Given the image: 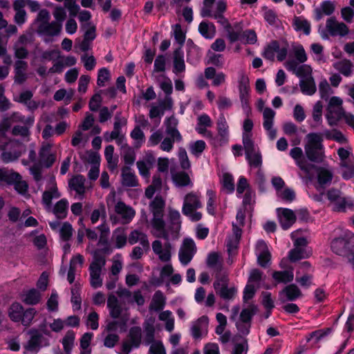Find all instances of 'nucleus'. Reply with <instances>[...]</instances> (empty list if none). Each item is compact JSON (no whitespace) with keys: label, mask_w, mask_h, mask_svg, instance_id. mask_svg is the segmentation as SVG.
Returning <instances> with one entry per match:
<instances>
[{"label":"nucleus","mask_w":354,"mask_h":354,"mask_svg":"<svg viewBox=\"0 0 354 354\" xmlns=\"http://www.w3.org/2000/svg\"><path fill=\"white\" fill-rule=\"evenodd\" d=\"M150 206L153 215L151 224L157 233L155 236L158 238H162L166 241L169 239V232L165 230V223L162 219L165 201L160 196H156Z\"/></svg>","instance_id":"f257e3e1"},{"label":"nucleus","mask_w":354,"mask_h":354,"mask_svg":"<svg viewBox=\"0 0 354 354\" xmlns=\"http://www.w3.org/2000/svg\"><path fill=\"white\" fill-rule=\"evenodd\" d=\"M322 135L319 133H310L306 136L304 146L306 157L311 162L319 163L324 158V147Z\"/></svg>","instance_id":"f03ea898"},{"label":"nucleus","mask_w":354,"mask_h":354,"mask_svg":"<svg viewBox=\"0 0 354 354\" xmlns=\"http://www.w3.org/2000/svg\"><path fill=\"white\" fill-rule=\"evenodd\" d=\"M50 16L46 9L41 10L35 21L38 24L37 32L41 35L55 37L59 35L62 25L53 21L50 22Z\"/></svg>","instance_id":"7ed1b4c3"},{"label":"nucleus","mask_w":354,"mask_h":354,"mask_svg":"<svg viewBox=\"0 0 354 354\" xmlns=\"http://www.w3.org/2000/svg\"><path fill=\"white\" fill-rule=\"evenodd\" d=\"M331 250L337 255L346 258L354 268V235L335 239L331 242Z\"/></svg>","instance_id":"20e7f679"},{"label":"nucleus","mask_w":354,"mask_h":354,"mask_svg":"<svg viewBox=\"0 0 354 354\" xmlns=\"http://www.w3.org/2000/svg\"><path fill=\"white\" fill-rule=\"evenodd\" d=\"M202 207L200 196L194 192H189L184 198L182 212L192 221H198L202 218V214L196 212L197 209Z\"/></svg>","instance_id":"39448f33"},{"label":"nucleus","mask_w":354,"mask_h":354,"mask_svg":"<svg viewBox=\"0 0 354 354\" xmlns=\"http://www.w3.org/2000/svg\"><path fill=\"white\" fill-rule=\"evenodd\" d=\"M105 264V257L98 251H95L93 255V261L89 266L90 283L94 288L101 287L102 285V279L100 275Z\"/></svg>","instance_id":"423d86ee"},{"label":"nucleus","mask_w":354,"mask_h":354,"mask_svg":"<svg viewBox=\"0 0 354 354\" xmlns=\"http://www.w3.org/2000/svg\"><path fill=\"white\" fill-rule=\"evenodd\" d=\"M243 149L245 158L250 167L258 168L262 165L261 154L259 150H256L254 141L250 139L248 136H244Z\"/></svg>","instance_id":"0eeeda50"},{"label":"nucleus","mask_w":354,"mask_h":354,"mask_svg":"<svg viewBox=\"0 0 354 354\" xmlns=\"http://www.w3.org/2000/svg\"><path fill=\"white\" fill-rule=\"evenodd\" d=\"M215 20L220 24L227 33V37L231 43L238 41L242 35V28L239 24L232 26L227 19L221 15H215Z\"/></svg>","instance_id":"6e6552de"},{"label":"nucleus","mask_w":354,"mask_h":354,"mask_svg":"<svg viewBox=\"0 0 354 354\" xmlns=\"http://www.w3.org/2000/svg\"><path fill=\"white\" fill-rule=\"evenodd\" d=\"M216 0H203V6L201 10V15L203 17H211L215 19V15L219 14L223 15L227 10V3L224 0H218L216 2V10H212V5Z\"/></svg>","instance_id":"1a4fd4ad"},{"label":"nucleus","mask_w":354,"mask_h":354,"mask_svg":"<svg viewBox=\"0 0 354 354\" xmlns=\"http://www.w3.org/2000/svg\"><path fill=\"white\" fill-rule=\"evenodd\" d=\"M30 335L29 340L24 345L25 349L24 353L29 352L31 353H37L42 346V341L44 337L42 334L37 329H30L28 332Z\"/></svg>","instance_id":"9d476101"},{"label":"nucleus","mask_w":354,"mask_h":354,"mask_svg":"<svg viewBox=\"0 0 354 354\" xmlns=\"http://www.w3.org/2000/svg\"><path fill=\"white\" fill-rule=\"evenodd\" d=\"M196 251L194 241L191 239H185L179 251V259L182 264L187 265Z\"/></svg>","instance_id":"9b49d317"},{"label":"nucleus","mask_w":354,"mask_h":354,"mask_svg":"<svg viewBox=\"0 0 354 354\" xmlns=\"http://www.w3.org/2000/svg\"><path fill=\"white\" fill-rule=\"evenodd\" d=\"M326 28L330 35L333 37H344L348 33V26L343 22L337 21L335 17L327 19Z\"/></svg>","instance_id":"f8f14e48"},{"label":"nucleus","mask_w":354,"mask_h":354,"mask_svg":"<svg viewBox=\"0 0 354 354\" xmlns=\"http://www.w3.org/2000/svg\"><path fill=\"white\" fill-rule=\"evenodd\" d=\"M56 160V155L52 152V146L49 144L43 145L39 151V162L46 168H50Z\"/></svg>","instance_id":"ddd939ff"},{"label":"nucleus","mask_w":354,"mask_h":354,"mask_svg":"<svg viewBox=\"0 0 354 354\" xmlns=\"http://www.w3.org/2000/svg\"><path fill=\"white\" fill-rule=\"evenodd\" d=\"M328 199L334 205L333 209L336 212H344L346 208V198L340 190L330 189L327 192Z\"/></svg>","instance_id":"4468645a"},{"label":"nucleus","mask_w":354,"mask_h":354,"mask_svg":"<svg viewBox=\"0 0 354 354\" xmlns=\"http://www.w3.org/2000/svg\"><path fill=\"white\" fill-rule=\"evenodd\" d=\"M241 236V230L236 225L233 224V234L229 236L226 247L229 257L233 258L237 253V249ZM230 258H229V260Z\"/></svg>","instance_id":"2eb2a0df"},{"label":"nucleus","mask_w":354,"mask_h":354,"mask_svg":"<svg viewBox=\"0 0 354 354\" xmlns=\"http://www.w3.org/2000/svg\"><path fill=\"white\" fill-rule=\"evenodd\" d=\"M169 224L165 230L169 232V237L176 239L181 226L180 214L177 210L171 209L169 212Z\"/></svg>","instance_id":"dca6fc26"},{"label":"nucleus","mask_w":354,"mask_h":354,"mask_svg":"<svg viewBox=\"0 0 354 354\" xmlns=\"http://www.w3.org/2000/svg\"><path fill=\"white\" fill-rule=\"evenodd\" d=\"M352 114L346 113L342 107H327L326 118L328 124L333 127L337 125V122L342 118L346 121V116Z\"/></svg>","instance_id":"f3484780"},{"label":"nucleus","mask_w":354,"mask_h":354,"mask_svg":"<svg viewBox=\"0 0 354 354\" xmlns=\"http://www.w3.org/2000/svg\"><path fill=\"white\" fill-rule=\"evenodd\" d=\"M208 321L207 316H202L194 322L191 328L194 338L199 339L207 333Z\"/></svg>","instance_id":"a211bd4d"},{"label":"nucleus","mask_w":354,"mask_h":354,"mask_svg":"<svg viewBox=\"0 0 354 354\" xmlns=\"http://www.w3.org/2000/svg\"><path fill=\"white\" fill-rule=\"evenodd\" d=\"M128 241L131 245H134L139 242L145 252L149 251L150 249L147 235L142 231L138 230H133L129 235Z\"/></svg>","instance_id":"6ab92c4d"},{"label":"nucleus","mask_w":354,"mask_h":354,"mask_svg":"<svg viewBox=\"0 0 354 354\" xmlns=\"http://www.w3.org/2000/svg\"><path fill=\"white\" fill-rule=\"evenodd\" d=\"M290 156L296 160L298 167L305 173L308 174L311 170V165L308 164L303 156V151L300 147H294L290 151Z\"/></svg>","instance_id":"aec40b11"},{"label":"nucleus","mask_w":354,"mask_h":354,"mask_svg":"<svg viewBox=\"0 0 354 354\" xmlns=\"http://www.w3.org/2000/svg\"><path fill=\"white\" fill-rule=\"evenodd\" d=\"M173 73L176 75L183 73L185 71L184 61V53L181 47L176 48L173 53Z\"/></svg>","instance_id":"412c9836"},{"label":"nucleus","mask_w":354,"mask_h":354,"mask_svg":"<svg viewBox=\"0 0 354 354\" xmlns=\"http://www.w3.org/2000/svg\"><path fill=\"white\" fill-rule=\"evenodd\" d=\"M240 100L243 107H247L249 104L250 82L249 78L243 75L239 82Z\"/></svg>","instance_id":"4be33fe9"},{"label":"nucleus","mask_w":354,"mask_h":354,"mask_svg":"<svg viewBox=\"0 0 354 354\" xmlns=\"http://www.w3.org/2000/svg\"><path fill=\"white\" fill-rule=\"evenodd\" d=\"M14 67L15 82L17 84H21L28 79V75L26 73L28 67V63L23 60H17L15 62Z\"/></svg>","instance_id":"5701e85b"},{"label":"nucleus","mask_w":354,"mask_h":354,"mask_svg":"<svg viewBox=\"0 0 354 354\" xmlns=\"http://www.w3.org/2000/svg\"><path fill=\"white\" fill-rule=\"evenodd\" d=\"M165 250H162V245L161 241L156 240L152 243V249L155 254L159 256V259L164 262H167L171 259V253L169 248L171 245L167 243L165 245Z\"/></svg>","instance_id":"b1692460"},{"label":"nucleus","mask_w":354,"mask_h":354,"mask_svg":"<svg viewBox=\"0 0 354 354\" xmlns=\"http://www.w3.org/2000/svg\"><path fill=\"white\" fill-rule=\"evenodd\" d=\"M280 214V223L283 230L288 229L296 221L294 212L290 209H278Z\"/></svg>","instance_id":"393cba45"},{"label":"nucleus","mask_w":354,"mask_h":354,"mask_svg":"<svg viewBox=\"0 0 354 354\" xmlns=\"http://www.w3.org/2000/svg\"><path fill=\"white\" fill-rule=\"evenodd\" d=\"M61 196L58 191L57 185L55 183H53L52 186L44 191L42 194V203L46 207V209H50L52 206V199L58 198Z\"/></svg>","instance_id":"a878e982"},{"label":"nucleus","mask_w":354,"mask_h":354,"mask_svg":"<svg viewBox=\"0 0 354 354\" xmlns=\"http://www.w3.org/2000/svg\"><path fill=\"white\" fill-rule=\"evenodd\" d=\"M122 183L125 187H136L138 185V182L136 175L131 172V169L129 166H124L122 169Z\"/></svg>","instance_id":"bb28decb"},{"label":"nucleus","mask_w":354,"mask_h":354,"mask_svg":"<svg viewBox=\"0 0 354 354\" xmlns=\"http://www.w3.org/2000/svg\"><path fill=\"white\" fill-rule=\"evenodd\" d=\"M257 247L261 250L257 257L258 264L263 268H266L270 261L271 254L263 241H259L257 243Z\"/></svg>","instance_id":"cd10ccee"},{"label":"nucleus","mask_w":354,"mask_h":354,"mask_svg":"<svg viewBox=\"0 0 354 354\" xmlns=\"http://www.w3.org/2000/svg\"><path fill=\"white\" fill-rule=\"evenodd\" d=\"M154 320L151 319L145 321L143 324L144 339L143 343L145 345H149L153 343L155 338Z\"/></svg>","instance_id":"c85d7f7f"},{"label":"nucleus","mask_w":354,"mask_h":354,"mask_svg":"<svg viewBox=\"0 0 354 354\" xmlns=\"http://www.w3.org/2000/svg\"><path fill=\"white\" fill-rule=\"evenodd\" d=\"M279 295L283 302H284L285 300L282 299V295H285L286 299L288 301H294L302 296L301 290L295 284H290L286 286L282 291L280 292Z\"/></svg>","instance_id":"c756f323"},{"label":"nucleus","mask_w":354,"mask_h":354,"mask_svg":"<svg viewBox=\"0 0 354 354\" xmlns=\"http://www.w3.org/2000/svg\"><path fill=\"white\" fill-rule=\"evenodd\" d=\"M115 211L125 220L126 223H129L135 215V211L121 201L115 205Z\"/></svg>","instance_id":"7c9ffc66"},{"label":"nucleus","mask_w":354,"mask_h":354,"mask_svg":"<svg viewBox=\"0 0 354 354\" xmlns=\"http://www.w3.org/2000/svg\"><path fill=\"white\" fill-rule=\"evenodd\" d=\"M166 304V298L160 290L156 291L149 306V310L156 312L162 310Z\"/></svg>","instance_id":"2f4dec72"},{"label":"nucleus","mask_w":354,"mask_h":354,"mask_svg":"<svg viewBox=\"0 0 354 354\" xmlns=\"http://www.w3.org/2000/svg\"><path fill=\"white\" fill-rule=\"evenodd\" d=\"M178 120L174 116H171L165 121L167 136H173L178 140H183V137L177 129Z\"/></svg>","instance_id":"473e14b6"},{"label":"nucleus","mask_w":354,"mask_h":354,"mask_svg":"<svg viewBox=\"0 0 354 354\" xmlns=\"http://www.w3.org/2000/svg\"><path fill=\"white\" fill-rule=\"evenodd\" d=\"M333 67L343 75L348 77L352 74L353 64L351 60L344 59L335 62Z\"/></svg>","instance_id":"72a5a7b5"},{"label":"nucleus","mask_w":354,"mask_h":354,"mask_svg":"<svg viewBox=\"0 0 354 354\" xmlns=\"http://www.w3.org/2000/svg\"><path fill=\"white\" fill-rule=\"evenodd\" d=\"M198 31L206 39H212L216 35V27L212 22L203 21L198 26Z\"/></svg>","instance_id":"f704fd0d"},{"label":"nucleus","mask_w":354,"mask_h":354,"mask_svg":"<svg viewBox=\"0 0 354 354\" xmlns=\"http://www.w3.org/2000/svg\"><path fill=\"white\" fill-rule=\"evenodd\" d=\"M68 208V201L62 198L55 203L53 212L58 219H64L67 216Z\"/></svg>","instance_id":"c9c22d12"},{"label":"nucleus","mask_w":354,"mask_h":354,"mask_svg":"<svg viewBox=\"0 0 354 354\" xmlns=\"http://www.w3.org/2000/svg\"><path fill=\"white\" fill-rule=\"evenodd\" d=\"M321 134L322 137L324 136L326 139L333 140L340 144H346L348 142L346 137L339 130L336 129L326 130Z\"/></svg>","instance_id":"e433bc0d"},{"label":"nucleus","mask_w":354,"mask_h":354,"mask_svg":"<svg viewBox=\"0 0 354 354\" xmlns=\"http://www.w3.org/2000/svg\"><path fill=\"white\" fill-rule=\"evenodd\" d=\"M128 341L134 348H138L142 342V329L140 326H133L128 334Z\"/></svg>","instance_id":"4c0bfd02"},{"label":"nucleus","mask_w":354,"mask_h":354,"mask_svg":"<svg viewBox=\"0 0 354 354\" xmlns=\"http://www.w3.org/2000/svg\"><path fill=\"white\" fill-rule=\"evenodd\" d=\"M85 178L82 175H77L71 178L69 181V186L75 190L77 194L82 195L85 192Z\"/></svg>","instance_id":"58836bf2"},{"label":"nucleus","mask_w":354,"mask_h":354,"mask_svg":"<svg viewBox=\"0 0 354 354\" xmlns=\"http://www.w3.org/2000/svg\"><path fill=\"white\" fill-rule=\"evenodd\" d=\"M257 306L251 304L241 310L239 320L242 321L243 322H248L251 324L252 317L257 313Z\"/></svg>","instance_id":"ea45409f"},{"label":"nucleus","mask_w":354,"mask_h":354,"mask_svg":"<svg viewBox=\"0 0 354 354\" xmlns=\"http://www.w3.org/2000/svg\"><path fill=\"white\" fill-rule=\"evenodd\" d=\"M272 278L277 283H287L290 282L294 278L292 268L285 271H274L272 273Z\"/></svg>","instance_id":"a19ab883"},{"label":"nucleus","mask_w":354,"mask_h":354,"mask_svg":"<svg viewBox=\"0 0 354 354\" xmlns=\"http://www.w3.org/2000/svg\"><path fill=\"white\" fill-rule=\"evenodd\" d=\"M299 86L302 93L307 95H313L316 91L315 81L312 76L300 80Z\"/></svg>","instance_id":"79ce46f5"},{"label":"nucleus","mask_w":354,"mask_h":354,"mask_svg":"<svg viewBox=\"0 0 354 354\" xmlns=\"http://www.w3.org/2000/svg\"><path fill=\"white\" fill-rule=\"evenodd\" d=\"M292 26L297 31H303L306 35L310 34V24L305 19L300 17H295L292 21Z\"/></svg>","instance_id":"37998d69"},{"label":"nucleus","mask_w":354,"mask_h":354,"mask_svg":"<svg viewBox=\"0 0 354 354\" xmlns=\"http://www.w3.org/2000/svg\"><path fill=\"white\" fill-rule=\"evenodd\" d=\"M124 163L128 165H132L136 160V153L133 148L129 145L122 146L121 152Z\"/></svg>","instance_id":"c03bdc74"},{"label":"nucleus","mask_w":354,"mask_h":354,"mask_svg":"<svg viewBox=\"0 0 354 354\" xmlns=\"http://www.w3.org/2000/svg\"><path fill=\"white\" fill-rule=\"evenodd\" d=\"M216 281L214 282V289L220 288L221 286L228 285V274L222 267L219 270H214Z\"/></svg>","instance_id":"a18cd8bd"},{"label":"nucleus","mask_w":354,"mask_h":354,"mask_svg":"<svg viewBox=\"0 0 354 354\" xmlns=\"http://www.w3.org/2000/svg\"><path fill=\"white\" fill-rule=\"evenodd\" d=\"M131 138L134 140V147L140 148L145 142V136L140 126H136L130 133Z\"/></svg>","instance_id":"49530a36"},{"label":"nucleus","mask_w":354,"mask_h":354,"mask_svg":"<svg viewBox=\"0 0 354 354\" xmlns=\"http://www.w3.org/2000/svg\"><path fill=\"white\" fill-rule=\"evenodd\" d=\"M112 238L115 241L117 248H122L127 243V237L123 228L118 227L114 230Z\"/></svg>","instance_id":"de8ad7c7"},{"label":"nucleus","mask_w":354,"mask_h":354,"mask_svg":"<svg viewBox=\"0 0 354 354\" xmlns=\"http://www.w3.org/2000/svg\"><path fill=\"white\" fill-rule=\"evenodd\" d=\"M75 334L73 330H68L62 339L64 351L66 354H69L73 347Z\"/></svg>","instance_id":"09e8293b"},{"label":"nucleus","mask_w":354,"mask_h":354,"mask_svg":"<svg viewBox=\"0 0 354 354\" xmlns=\"http://www.w3.org/2000/svg\"><path fill=\"white\" fill-rule=\"evenodd\" d=\"M173 180L176 185L179 187L192 185L189 176L185 171H179L176 173L173 176Z\"/></svg>","instance_id":"8fccbe9b"},{"label":"nucleus","mask_w":354,"mask_h":354,"mask_svg":"<svg viewBox=\"0 0 354 354\" xmlns=\"http://www.w3.org/2000/svg\"><path fill=\"white\" fill-rule=\"evenodd\" d=\"M228 285L221 286L220 288L215 289L216 293L225 300L232 299L236 293V289L234 287L228 288Z\"/></svg>","instance_id":"3c124183"},{"label":"nucleus","mask_w":354,"mask_h":354,"mask_svg":"<svg viewBox=\"0 0 354 354\" xmlns=\"http://www.w3.org/2000/svg\"><path fill=\"white\" fill-rule=\"evenodd\" d=\"M114 147L108 145L104 149V156L108 163V167L111 170H114L118 165V160L113 158Z\"/></svg>","instance_id":"603ef678"},{"label":"nucleus","mask_w":354,"mask_h":354,"mask_svg":"<svg viewBox=\"0 0 354 354\" xmlns=\"http://www.w3.org/2000/svg\"><path fill=\"white\" fill-rule=\"evenodd\" d=\"M73 228L72 227V225L68 222H64L62 225L60 229H59V236L60 239L65 242L71 240L73 234Z\"/></svg>","instance_id":"864d4df0"},{"label":"nucleus","mask_w":354,"mask_h":354,"mask_svg":"<svg viewBox=\"0 0 354 354\" xmlns=\"http://www.w3.org/2000/svg\"><path fill=\"white\" fill-rule=\"evenodd\" d=\"M41 295L38 290L35 288L30 289L25 294L23 301L29 305H35L39 302Z\"/></svg>","instance_id":"5fc2aeb1"},{"label":"nucleus","mask_w":354,"mask_h":354,"mask_svg":"<svg viewBox=\"0 0 354 354\" xmlns=\"http://www.w3.org/2000/svg\"><path fill=\"white\" fill-rule=\"evenodd\" d=\"M24 311L23 306L19 303H14L10 308L9 317L14 322H20Z\"/></svg>","instance_id":"6e6d98bb"},{"label":"nucleus","mask_w":354,"mask_h":354,"mask_svg":"<svg viewBox=\"0 0 354 354\" xmlns=\"http://www.w3.org/2000/svg\"><path fill=\"white\" fill-rule=\"evenodd\" d=\"M21 178V176L15 171L3 169L1 182L6 183L8 185H14L17 180Z\"/></svg>","instance_id":"4d7b16f0"},{"label":"nucleus","mask_w":354,"mask_h":354,"mask_svg":"<svg viewBox=\"0 0 354 354\" xmlns=\"http://www.w3.org/2000/svg\"><path fill=\"white\" fill-rule=\"evenodd\" d=\"M275 112L270 108H266L263 113V127L266 130H269L272 127L273 119Z\"/></svg>","instance_id":"13d9d810"},{"label":"nucleus","mask_w":354,"mask_h":354,"mask_svg":"<svg viewBox=\"0 0 354 354\" xmlns=\"http://www.w3.org/2000/svg\"><path fill=\"white\" fill-rule=\"evenodd\" d=\"M182 140H178L173 136H167L164 139L162 138L160 145V149L164 151L169 152L173 149L175 142H180Z\"/></svg>","instance_id":"bf43d9fd"},{"label":"nucleus","mask_w":354,"mask_h":354,"mask_svg":"<svg viewBox=\"0 0 354 354\" xmlns=\"http://www.w3.org/2000/svg\"><path fill=\"white\" fill-rule=\"evenodd\" d=\"M93 334L92 333H84L80 339V347L84 350L81 354H91V350L89 348L91 342Z\"/></svg>","instance_id":"052dcab7"},{"label":"nucleus","mask_w":354,"mask_h":354,"mask_svg":"<svg viewBox=\"0 0 354 354\" xmlns=\"http://www.w3.org/2000/svg\"><path fill=\"white\" fill-rule=\"evenodd\" d=\"M263 272L259 269H252L250 272V276L248 278V283L254 284L257 288L260 287V282L263 279Z\"/></svg>","instance_id":"680f3d73"},{"label":"nucleus","mask_w":354,"mask_h":354,"mask_svg":"<svg viewBox=\"0 0 354 354\" xmlns=\"http://www.w3.org/2000/svg\"><path fill=\"white\" fill-rule=\"evenodd\" d=\"M21 156V153L19 150H13L9 151H3L1 154V159L5 163H8L17 160Z\"/></svg>","instance_id":"e2e57ef3"},{"label":"nucleus","mask_w":354,"mask_h":354,"mask_svg":"<svg viewBox=\"0 0 354 354\" xmlns=\"http://www.w3.org/2000/svg\"><path fill=\"white\" fill-rule=\"evenodd\" d=\"M292 51L296 60L299 63H304L307 60L306 51L301 44L293 45Z\"/></svg>","instance_id":"0e129e2a"},{"label":"nucleus","mask_w":354,"mask_h":354,"mask_svg":"<svg viewBox=\"0 0 354 354\" xmlns=\"http://www.w3.org/2000/svg\"><path fill=\"white\" fill-rule=\"evenodd\" d=\"M36 314V310L33 308H29L27 310L23 311L22 317L21 319V324L25 326L30 325L33 318Z\"/></svg>","instance_id":"69168bd1"},{"label":"nucleus","mask_w":354,"mask_h":354,"mask_svg":"<svg viewBox=\"0 0 354 354\" xmlns=\"http://www.w3.org/2000/svg\"><path fill=\"white\" fill-rule=\"evenodd\" d=\"M34 41L35 37L33 33L31 32H28L20 35L17 41L14 44L26 47L27 45L32 44Z\"/></svg>","instance_id":"338daca9"},{"label":"nucleus","mask_w":354,"mask_h":354,"mask_svg":"<svg viewBox=\"0 0 354 354\" xmlns=\"http://www.w3.org/2000/svg\"><path fill=\"white\" fill-rule=\"evenodd\" d=\"M342 168V177L344 179H350L354 177V165L348 161L341 162Z\"/></svg>","instance_id":"774afa93"}]
</instances>
